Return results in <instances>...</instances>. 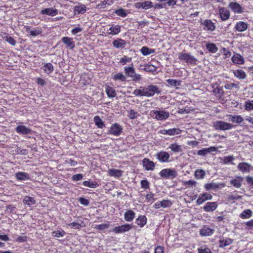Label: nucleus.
Segmentation results:
<instances>
[{
    "instance_id": "1",
    "label": "nucleus",
    "mask_w": 253,
    "mask_h": 253,
    "mask_svg": "<svg viewBox=\"0 0 253 253\" xmlns=\"http://www.w3.org/2000/svg\"><path fill=\"white\" fill-rule=\"evenodd\" d=\"M161 93L160 88L156 85L149 84L147 86H140L139 88L135 89L133 94L136 96H145L150 97L155 94H160Z\"/></svg>"
},
{
    "instance_id": "2",
    "label": "nucleus",
    "mask_w": 253,
    "mask_h": 253,
    "mask_svg": "<svg viewBox=\"0 0 253 253\" xmlns=\"http://www.w3.org/2000/svg\"><path fill=\"white\" fill-rule=\"evenodd\" d=\"M124 72L126 75L131 78V80L133 82H139L142 80V77L140 74H136L135 69L133 66L124 67Z\"/></svg>"
},
{
    "instance_id": "3",
    "label": "nucleus",
    "mask_w": 253,
    "mask_h": 253,
    "mask_svg": "<svg viewBox=\"0 0 253 253\" xmlns=\"http://www.w3.org/2000/svg\"><path fill=\"white\" fill-rule=\"evenodd\" d=\"M160 177L166 179H173L177 176V172L174 169H164L159 173Z\"/></svg>"
},
{
    "instance_id": "4",
    "label": "nucleus",
    "mask_w": 253,
    "mask_h": 253,
    "mask_svg": "<svg viewBox=\"0 0 253 253\" xmlns=\"http://www.w3.org/2000/svg\"><path fill=\"white\" fill-rule=\"evenodd\" d=\"M212 126L216 130L224 131L231 129L234 127L233 125L221 121L213 122Z\"/></svg>"
},
{
    "instance_id": "5",
    "label": "nucleus",
    "mask_w": 253,
    "mask_h": 253,
    "mask_svg": "<svg viewBox=\"0 0 253 253\" xmlns=\"http://www.w3.org/2000/svg\"><path fill=\"white\" fill-rule=\"evenodd\" d=\"M178 58L179 60L184 61L190 64H196L198 61L194 56L183 52L179 53Z\"/></svg>"
},
{
    "instance_id": "6",
    "label": "nucleus",
    "mask_w": 253,
    "mask_h": 253,
    "mask_svg": "<svg viewBox=\"0 0 253 253\" xmlns=\"http://www.w3.org/2000/svg\"><path fill=\"white\" fill-rule=\"evenodd\" d=\"M154 118L159 121H163L168 119L169 116V113L168 111L164 110H153L152 111Z\"/></svg>"
},
{
    "instance_id": "7",
    "label": "nucleus",
    "mask_w": 253,
    "mask_h": 253,
    "mask_svg": "<svg viewBox=\"0 0 253 253\" xmlns=\"http://www.w3.org/2000/svg\"><path fill=\"white\" fill-rule=\"evenodd\" d=\"M132 228V225L126 223L115 227L112 231L115 234H122L129 231Z\"/></svg>"
},
{
    "instance_id": "8",
    "label": "nucleus",
    "mask_w": 253,
    "mask_h": 253,
    "mask_svg": "<svg viewBox=\"0 0 253 253\" xmlns=\"http://www.w3.org/2000/svg\"><path fill=\"white\" fill-rule=\"evenodd\" d=\"M225 186L223 183H215L211 182L206 183L204 187L207 191H210L211 190H216L217 189H220Z\"/></svg>"
},
{
    "instance_id": "9",
    "label": "nucleus",
    "mask_w": 253,
    "mask_h": 253,
    "mask_svg": "<svg viewBox=\"0 0 253 253\" xmlns=\"http://www.w3.org/2000/svg\"><path fill=\"white\" fill-rule=\"evenodd\" d=\"M122 130L123 128L120 125L115 123L111 126L108 134H112L115 136H119L121 135Z\"/></svg>"
},
{
    "instance_id": "10",
    "label": "nucleus",
    "mask_w": 253,
    "mask_h": 253,
    "mask_svg": "<svg viewBox=\"0 0 253 253\" xmlns=\"http://www.w3.org/2000/svg\"><path fill=\"white\" fill-rule=\"evenodd\" d=\"M202 25L204 26L203 29L206 31L212 32L215 29V25L211 20L206 19L201 22Z\"/></svg>"
},
{
    "instance_id": "11",
    "label": "nucleus",
    "mask_w": 253,
    "mask_h": 253,
    "mask_svg": "<svg viewBox=\"0 0 253 253\" xmlns=\"http://www.w3.org/2000/svg\"><path fill=\"white\" fill-rule=\"evenodd\" d=\"M212 198V196L211 194L207 192L203 193L199 196L196 201V204L198 205H200L206 201L211 200Z\"/></svg>"
},
{
    "instance_id": "12",
    "label": "nucleus",
    "mask_w": 253,
    "mask_h": 253,
    "mask_svg": "<svg viewBox=\"0 0 253 253\" xmlns=\"http://www.w3.org/2000/svg\"><path fill=\"white\" fill-rule=\"evenodd\" d=\"M228 6L235 13H242L244 12V8L236 2H230Z\"/></svg>"
},
{
    "instance_id": "13",
    "label": "nucleus",
    "mask_w": 253,
    "mask_h": 253,
    "mask_svg": "<svg viewBox=\"0 0 253 253\" xmlns=\"http://www.w3.org/2000/svg\"><path fill=\"white\" fill-rule=\"evenodd\" d=\"M214 229L211 228L207 225H204L200 231V235L202 236H210L213 234Z\"/></svg>"
},
{
    "instance_id": "14",
    "label": "nucleus",
    "mask_w": 253,
    "mask_h": 253,
    "mask_svg": "<svg viewBox=\"0 0 253 253\" xmlns=\"http://www.w3.org/2000/svg\"><path fill=\"white\" fill-rule=\"evenodd\" d=\"M142 166L143 168L148 171H152L154 169L155 163L150 161V159H143Z\"/></svg>"
},
{
    "instance_id": "15",
    "label": "nucleus",
    "mask_w": 253,
    "mask_h": 253,
    "mask_svg": "<svg viewBox=\"0 0 253 253\" xmlns=\"http://www.w3.org/2000/svg\"><path fill=\"white\" fill-rule=\"evenodd\" d=\"M160 132L164 135H174L179 134L181 132V130L178 128H173L169 129H163Z\"/></svg>"
},
{
    "instance_id": "16",
    "label": "nucleus",
    "mask_w": 253,
    "mask_h": 253,
    "mask_svg": "<svg viewBox=\"0 0 253 253\" xmlns=\"http://www.w3.org/2000/svg\"><path fill=\"white\" fill-rule=\"evenodd\" d=\"M86 11V6L82 3H78L74 8V14L75 15L78 14H83Z\"/></svg>"
},
{
    "instance_id": "17",
    "label": "nucleus",
    "mask_w": 253,
    "mask_h": 253,
    "mask_svg": "<svg viewBox=\"0 0 253 253\" xmlns=\"http://www.w3.org/2000/svg\"><path fill=\"white\" fill-rule=\"evenodd\" d=\"M217 207V204L215 202H208L203 207V210L206 212H212Z\"/></svg>"
},
{
    "instance_id": "18",
    "label": "nucleus",
    "mask_w": 253,
    "mask_h": 253,
    "mask_svg": "<svg viewBox=\"0 0 253 253\" xmlns=\"http://www.w3.org/2000/svg\"><path fill=\"white\" fill-rule=\"evenodd\" d=\"M58 10L54 8H47L42 10L41 14L54 16L58 14Z\"/></svg>"
},
{
    "instance_id": "19",
    "label": "nucleus",
    "mask_w": 253,
    "mask_h": 253,
    "mask_svg": "<svg viewBox=\"0 0 253 253\" xmlns=\"http://www.w3.org/2000/svg\"><path fill=\"white\" fill-rule=\"evenodd\" d=\"M220 17L222 21L227 20L230 16V12L226 8L221 7L219 9Z\"/></svg>"
},
{
    "instance_id": "20",
    "label": "nucleus",
    "mask_w": 253,
    "mask_h": 253,
    "mask_svg": "<svg viewBox=\"0 0 253 253\" xmlns=\"http://www.w3.org/2000/svg\"><path fill=\"white\" fill-rule=\"evenodd\" d=\"M248 28V24L243 21H239L236 24L235 29L240 32L245 31Z\"/></svg>"
},
{
    "instance_id": "21",
    "label": "nucleus",
    "mask_w": 253,
    "mask_h": 253,
    "mask_svg": "<svg viewBox=\"0 0 253 253\" xmlns=\"http://www.w3.org/2000/svg\"><path fill=\"white\" fill-rule=\"evenodd\" d=\"M232 61L235 64L242 65L244 63L245 60L243 57L240 54L236 53L231 58Z\"/></svg>"
},
{
    "instance_id": "22",
    "label": "nucleus",
    "mask_w": 253,
    "mask_h": 253,
    "mask_svg": "<svg viewBox=\"0 0 253 253\" xmlns=\"http://www.w3.org/2000/svg\"><path fill=\"white\" fill-rule=\"evenodd\" d=\"M108 173L110 176L119 178L122 176L123 171L120 169H109Z\"/></svg>"
},
{
    "instance_id": "23",
    "label": "nucleus",
    "mask_w": 253,
    "mask_h": 253,
    "mask_svg": "<svg viewBox=\"0 0 253 253\" xmlns=\"http://www.w3.org/2000/svg\"><path fill=\"white\" fill-rule=\"evenodd\" d=\"M16 131L20 134L26 135L30 133L31 130L25 126H18L15 128Z\"/></svg>"
},
{
    "instance_id": "24",
    "label": "nucleus",
    "mask_w": 253,
    "mask_h": 253,
    "mask_svg": "<svg viewBox=\"0 0 253 253\" xmlns=\"http://www.w3.org/2000/svg\"><path fill=\"white\" fill-rule=\"evenodd\" d=\"M217 148L214 146H211L209 148H205L198 151V154L201 156H205L207 154L215 152Z\"/></svg>"
},
{
    "instance_id": "25",
    "label": "nucleus",
    "mask_w": 253,
    "mask_h": 253,
    "mask_svg": "<svg viewBox=\"0 0 253 253\" xmlns=\"http://www.w3.org/2000/svg\"><path fill=\"white\" fill-rule=\"evenodd\" d=\"M25 28L26 31L29 33L30 36L32 37H36L40 35L42 32V29L39 28H37L33 30H31L30 27L29 26H25Z\"/></svg>"
},
{
    "instance_id": "26",
    "label": "nucleus",
    "mask_w": 253,
    "mask_h": 253,
    "mask_svg": "<svg viewBox=\"0 0 253 253\" xmlns=\"http://www.w3.org/2000/svg\"><path fill=\"white\" fill-rule=\"evenodd\" d=\"M135 213L131 210H127L124 214V219L126 221H132L135 218Z\"/></svg>"
},
{
    "instance_id": "27",
    "label": "nucleus",
    "mask_w": 253,
    "mask_h": 253,
    "mask_svg": "<svg viewBox=\"0 0 253 253\" xmlns=\"http://www.w3.org/2000/svg\"><path fill=\"white\" fill-rule=\"evenodd\" d=\"M62 41L64 43L71 49H73L75 46L73 39L67 37L62 38Z\"/></svg>"
},
{
    "instance_id": "28",
    "label": "nucleus",
    "mask_w": 253,
    "mask_h": 253,
    "mask_svg": "<svg viewBox=\"0 0 253 253\" xmlns=\"http://www.w3.org/2000/svg\"><path fill=\"white\" fill-rule=\"evenodd\" d=\"M15 177L19 181H25L30 179L29 174L25 172H18L16 173Z\"/></svg>"
},
{
    "instance_id": "29",
    "label": "nucleus",
    "mask_w": 253,
    "mask_h": 253,
    "mask_svg": "<svg viewBox=\"0 0 253 253\" xmlns=\"http://www.w3.org/2000/svg\"><path fill=\"white\" fill-rule=\"evenodd\" d=\"M112 44L117 48H124L126 45V42L122 39H118L113 42Z\"/></svg>"
},
{
    "instance_id": "30",
    "label": "nucleus",
    "mask_w": 253,
    "mask_h": 253,
    "mask_svg": "<svg viewBox=\"0 0 253 253\" xmlns=\"http://www.w3.org/2000/svg\"><path fill=\"white\" fill-rule=\"evenodd\" d=\"M239 169L243 172H248L250 171L252 168L251 165L246 163H241L238 165Z\"/></svg>"
},
{
    "instance_id": "31",
    "label": "nucleus",
    "mask_w": 253,
    "mask_h": 253,
    "mask_svg": "<svg viewBox=\"0 0 253 253\" xmlns=\"http://www.w3.org/2000/svg\"><path fill=\"white\" fill-rule=\"evenodd\" d=\"M228 119L230 121L237 124H241L244 121L243 118L240 115H229Z\"/></svg>"
},
{
    "instance_id": "32",
    "label": "nucleus",
    "mask_w": 253,
    "mask_h": 253,
    "mask_svg": "<svg viewBox=\"0 0 253 253\" xmlns=\"http://www.w3.org/2000/svg\"><path fill=\"white\" fill-rule=\"evenodd\" d=\"M147 220V218L145 215H139L136 219V223L140 227H143L146 224Z\"/></svg>"
},
{
    "instance_id": "33",
    "label": "nucleus",
    "mask_w": 253,
    "mask_h": 253,
    "mask_svg": "<svg viewBox=\"0 0 253 253\" xmlns=\"http://www.w3.org/2000/svg\"><path fill=\"white\" fill-rule=\"evenodd\" d=\"M220 247L223 248L232 244V240L230 238H221L219 241Z\"/></svg>"
},
{
    "instance_id": "34",
    "label": "nucleus",
    "mask_w": 253,
    "mask_h": 253,
    "mask_svg": "<svg viewBox=\"0 0 253 253\" xmlns=\"http://www.w3.org/2000/svg\"><path fill=\"white\" fill-rule=\"evenodd\" d=\"M109 30L110 32H109V34L111 35H116L119 34L121 31V27L119 25H112L109 28Z\"/></svg>"
},
{
    "instance_id": "35",
    "label": "nucleus",
    "mask_w": 253,
    "mask_h": 253,
    "mask_svg": "<svg viewBox=\"0 0 253 253\" xmlns=\"http://www.w3.org/2000/svg\"><path fill=\"white\" fill-rule=\"evenodd\" d=\"M233 74L235 77L239 79H245L246 78V73L242 70H236L233 71Z\"/></svg>"
},
{
    "instance_id": "36",
    "label": "nucleus",
    "mask_w": 253,
    "mask_h": 253,
    "mask_svg": "<svg viewBox=\"0 0 253 253\" xmlns=\"http://www.w3.org/2000/svg\"><path fill=\"white\" fill-rule=\"evenodd\" d=\"M206 48L208 50L209 52L214 53L218 50V48L215 43H208L206 45Z\"/></svg>"
},
{
    "instance_id": "37",
    "label": "nucleus",
    "mask_w": 253,
    "mask_h": 253,
    "mask_svg": "<svg viewBox=\"0 0 253 253\" xmlns=\"http://www.w3.org/2000/svg\"><path fill=\"white\" fill-rule=\"evenodd\" d=\"M140 51L143 55L146 56L154 53L155 50L153 48H148L147 46H143L140 49Z\"/></svg>"
},
{
    "instance_id": "38",
    "label": "nucleus",
    "mask_w": 253,
    "mask_h": 253,
    "mask_svg": "<svg viewBox=\"0 0 253 253\" xmlns=\"http://www.w3.org/2000/svg\"><path fill=\"white\" fill-rule=\"evenodd\" d=\"M23 202L24 204L30 206L35 204L36 201L34 198L29 196H26L24 197Z\"/></svg>"
},
{
    "instance_id": "39",
    "label": "nucleus",
    "mask_w": 253,
    "mask_h": 253,
    "mask_svg": "<svg viewBox=\"0 0 253 253\" xmlns=\"http://www.w3.org/2000/svg\"><path fill=\"white\" fill-rule=\"evenodd\" d=\"M94 122L95 125L99 128H102L105 127V124L104 122L98 116H96L94 117Z\"/></svg>"
},
{
    "instance_id": "40",
    "label": "nucleus",
    "mask_w": 253,
    "mask_h": 253,
    "mask_svg": "<svg viewBox=\"0 0 253 253\" xmlns=\"http://www.w3.org/2000/svg\"><path fill=\"white\" fill-rule=\"evenodd\" d=\"M83 184L84 186L89 188H95L98 187V184L96 181L91 180H88L83 182Z\"/></svg>"
},
{
    "instance_id": "41",
    "label": "nucleus",
    "mask_w": 253,
    "mask_h": 253,
    "mask_svg": "<svg viewBox=\"0 0 253 253\" xmlns=\"http://www.w3.org/2000/svg\"><path fill=\"white\" fill-rule=\"evenodd\" d=\"M112 79L115 81H126V77L122 73H118L113 75Z\"/></svg>"
},
{
    "instance_id": "42",
    "label": "nucleus",
    "mask_w": 253,
    "mask_h": 253,
    "mask_svg": "<svg viewBox=\"0 0 253 253\" xmlns=\"http://www.w3.org/2000/svg\"><path fill=\"white\" fill-rule=\"evenodd\" d=\"M252 215V211L251 210L248 209L244 210L241 214L240 217L243 219L249 218L251 217Z\"/></svg>"
},
{
    "instance_id": "43",
    "label": "nucleus",
    "mask_w": 253,
    "mask_h": 253,
    "mask_svg": "<svg viewBox=\"0 0 253 253\" xmlns=\"http://www.w3.org/2000/svg\"><path fill=\"white\" fill-rule=\"evenodd\" d=\"M66 234V233L63 229H60L58 231H54L52 232V236L55 238L62 237Z\"/></svg>"
},
{
    "instance_id": "44",
    "label": "nucleus",
    "mask_w": 253,
    "mask_h": 253,
    "mask_svg": "<svg viewBox=\"0 0 253 253\" xmlns=\"http://www.w3.org/2000/svg\"><path fill=\"white\" fill-rule=\"evenodd\" d=\"M84 223V222L82 221L81 223H77L76 222H73L67 224V225L70 227L76 229H80L82 227H84L85 225H82V224Z\"/></svg>"
},
{
    "instance_id": "45",
    "label": "nucleus",
    "mask_w": 253,
    "mask_h": 253,
    "mask_svg": "<svg viewBox=\"0 0 253 253\" xmlns=\"http://www.w3.org/2000/svg\"><path fill=\"white\" fill-rule=\"evenodd\" d=\"M167 82L168 83L169 85L170 86H176L180 85L181 83V81L174 79H168L167 80Z\"/></svg>"
},
{
    "instance_id": "46",
    "label": "nucleus",
    "mask_w": 253,
    "mask_h": 253,
    "mask_svg": "<svg viewBox=\"0 0 253 253\" xmlns=\"http://www.w3.org/2000/svg\"><path fill=\"white\" fill-rule=\"evenodd\" d=\"M173 152H180L181 151V147L176 143H173L169 145V148Z\"/></svg>"
},
{
    "instance_id": "47",
    "label": "nucleus",
    "mask_w": 253,
    "mask_h": 253,
    "mask_svg": "<svg viewBox=\"0 0 253 253\" xmlns=\"http://www.w3.org/2000/svg\"><path fill=\"white\" fill-rule=\"evenodd\" d=\"M241 181L240 178H235L230 181V183L235 188H239L241 186Z\"/></svg>"
},
{
    "instance_id": "48",
    "label": "nucleus",
    "mask_w": 253,
    "mask_h": 253,
    "mask_svg": "<svg viewBox=\"0 0 253 253\" xmlns=\"http://www.w3.org/2000/svg\"><path fill=\"white\" fill-rule=\"evenodd\" d=\"M110 226V223L108 222L106 223L96 225L94 228L97 230L102 231L108 228Z\"/></svg>"
},
{
    "instance_id": "49",
    "label": "nucleus",
    "mask_w": 253,
    "mask_h": 253,
    "mask_svg": "<svg viewBox=\"0 0 253 253\" xmlns=\"http://www.w3.org/2000/svg\"><path fill=\"white\" fill-rule=\"evenodd\" d=\"M213 92L217 97H221L223 94V90L222 88L217 86L213 88Z\"/></svg>"
},
{
    "instance_id": "50",
    "label": "nucleus",
    "mask_w": 253,
    "mask_h": 253,
    "mask_svg": "<svg viewBox=\"0 0 253 253\" xmlns=\"http://www.w3.org/2000/svg\"><path fill=\"white\" fill-rule=\"evenodd\" d=\"M106 92L109 97L113 98L116 95V91L114 88L108 86L106 88Z\"/></svg>"
},
{
    "instance_id": "51",
    "label": "nucleus",
    "mask_w": 253,
    "mask_h": 253,
    "mask_svg": "<svg viewBox=\"0 0 253 253\" xmlns=\"http://www.w3.org/2000/svg\"><path fill=\"white\" fill-rule=\"evenodd\" d=\"M44 71L45 73L49 74L53 71V67L52 64L50 63H46L43 66Z\"/></svg>"
},
{
    "instance_id": "52",
    "label": "nucleus",
    "mask_w": 253,
    "mask_h": 253,
    "mask_svg": "<svg viewBox=\"0 0 253 253\" xmlns=\"http://www.w3.org/2000/svg\"><path fill=\"white\" fill-rule=\"evenodd\" d=\"M172 205V202L169 200H163L161 201L162 208H167L170 207Z\"/></svg>"
},
{
    "instance_id": "53",
    "label": "nucleus",
    "mask_w": 253,
    "mask_h": 253,
    "mask_svg": "<svg viewBox=\"0 0 253 253\" xmlns=\"http://www.w3.org/2000/svg\"><path fill=\"white\" fill-rule=\"evenodd\" d=\"M245 109L248 111L253 110V100H248L245 102Z\"/></svg>"
},
{
    "instance_id": "54",
    "label": "nucleus",
    "mask_w": 253,
    "mask_h": 253,
    "mask_svg": "<svg viewBox=\"0 0 253 253\" xmlns=\"http://www.w3.org/2000/svg\"><path fill=\"white\" fill-rule=\"evenodd\" d=\"M142 8L144 9H148L153 7L152 2L150 0H145L142 2Z\"/></svg>"
},
{
    "instance_id": "55",
    "label": "nucleus",
    "mask_w": 253,
    "mask_h": 253,
    "mask_svg": "<svg viewBox=\"0 0 253 253\" xmlns=\"http://www.w3.org/2000/svg\"><path fill=\"white\" fill-rule=\"evenodd\" d=\"M239 83H238L237 84H234V83L226 84L224 85V88L226 89H228V90H231L233 88H239Z\"/></svg>"
},
{
    "instance_id": "56",
    "label": "nucleus",
    "mask_w": 253,
    "mask_h": 253,
    "mask_svg": "<svg viewBox=\"0 0 253 253\" xmlns=\"http://www.w3.org/2000/svg\"><path fill=\"white\" fill-rule=\"evenodd\" d=\"M3 38L5 41L7 42L8 43H9L12 45H15L16 43V41L14 40V39L12 37H11L9 35H6V36L3 37Z\"/></svg>"
},
{
    "instance_id": "57",
    "label": "nucleus",
    "mask_w": 253,
    "mask_h": 253,
    "mask_svg": "<svg viewBox=\"0 0 253 253\" xmlns=\"http://www.w3.org/2000/svg\"><path fill=\"white\" fill-rule=\"evenodd\" d=\"M115 13L118 16H120L122 17H125L127 15L126 13V10L122 8L116 10Z\"/></svg>"
},
{
    "instance_id": "58",
    "label": "nucleus",
    "mask_w": 253,
    "mask_h": 253,
    "mask_svg": "<svg viewBox=\"0 0 253 253\" xmlns=\"http://www.w3.org/2000/svg\"><path fill=\"white\" fill-rule=\"evenodd\" d=\"M144 70L146 72L153 73L156 71V67L152 65H147Z\"/></svg>"
},
{
    "instance_id": "59",
    "label": "nucleus",
    "mask_w": 253,
    "mask_h": 253,
    "mask_svg": "<svg viewBox=\"0 0 253 253\" xmlns=\"http://www.w3.org/2000/svg\"><path fill=\"white\" fill-rule=\"evenodd\" d=\"M131 61V58L127 57L126 56H124L123 58H121L119 61V63H120L122 65H125L127 62H129Z\"/></svg>"
},
{
    "instance_id": "60",
    "label": "nucleus",
    "mask_w": 253,
    "mask_h": 253,
    "mask_svg": "<svg viewBox=\"0 0 253 253\" xmlns=\"http://www.w3.org/2000/svg\"><path fill=\"white\" fill-rule=\"evenodd\" d=\"M195 175L197 178H203L205 175V172L203 170H197L195 171Z\"/></svg>"
},
{
    "instance_id": "61",
    "label": "nucleus",
    "mask_w": 253,
    "mask_h": 253,
    "mask_svg": "<svg viewBox=\"0 0 253 253\" xmlns=\"http://www.w3.org/2000/svg\"><path fill=\"white\" fill-rule=\"evenodd\" d=\"M141 187L145 190H146L149 188V183L146 180H142L140 182Z\"/></svg>"
},
{
    "instance_id": "62",
    "label": "nucleus",
    "mask_w": 253,
    "mask_h": 253,
    "mask_svg": "<svg viewBox=\"0 0 253 253\" xmlns=\"http://www.w3.org/2000/svg\"><path fill=\"white\" fill-rule=\"evenodd\" d=\"M109 0H104L101 1L97 5V7L99 8H104L106 7L107 5H110L108 3Z\"/></svg>"
},
{
    "instance_id": "63",
    "label": "nucleus",
    "mask_w": 253,
    "mask_h": 253,
    "mask_svg": "<svg viewBox=\"0 0 253 253\" xmlns=\"http://www.w3.org/2000/svg\"><path fill=\"white\" fill-rule=\"evenodd\" d=\"M220 51L223 54L224 58H227L231 56V52L225 47L222 48V49L220 50Z\"/></svg>"
},
{
    "instance_id": "64",
    "label": "nucleus",
    "mask_w": 253,
    "mask_h": 253,
    "mask_svg": "<svg viewBox=\"0 0 253 253\" xmlns=\"http://www.w3.org/2000/svg\"><path fill=\"white\" fill-rule=\"evenodd\" d=\"M79 202L81 204L84 206H87L89 204V201L87 199L83 197H80L79 198Z\"/></svg>"
}]
</instances>
